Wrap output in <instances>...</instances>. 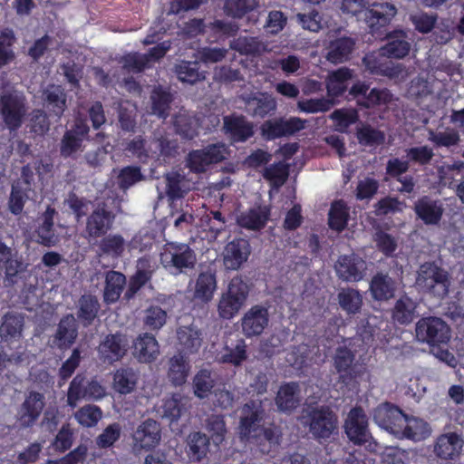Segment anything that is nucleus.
I'll return each instance as SVG.
<instances>
[{
  "instance_id": "obj_25",
  "label": "nucleus",
  "mask_w": 464,
  "mask_h": 464,
  "mask_svg": "<svg viewBox=\"0 0 464 464\" xmlns=\"http://www.w3.org/2000/svg\"><path fill=\"white\" fill-rule=\"evenodd\" d=\"M268 216L269 210L266 207H257L240 213L237 222L244 228L257 230L265 227Z\"/></svg>"
},
{
  "instance_id": "obj_18",
  "label": "nucleus",
  "mask_w": 464,
  "mask_h": 464,
  "mask_svg": "<svg viewBox=\"0 0 464 464\" xmlns=\"http://www.w3.org/2000/svg\"><path fill=\"white\" fill-rule=\"evenodd\" d=\"M268 324V312L260 306H253L242 318V331L247 336L260 334Z\"/></svg>"
},
{
  "instance_id": "obj_39",
  "label": "nucleus",
  "mask_w": 464,
  "mask_h": 464,
  "mask_svg": "<svg viewBox=\"0 0 464 464\" xmlns=\"http://www.w3.org/2000/svg\"><path fill=\"white\" fill-rule=\"evenodd\" d=\"M179 343L188 353L197 352L202 343V334L195 326H182L178 332Z\"/></svg>"
},
{
  "instance_id": "obj_61",
  "label": "nucleus",
  "mask_w": 464,
  "mask_h": 464,
  "mask_svg": "<svg viewBox=\"0 0 464 464\" xmlns=\"http://www.w3.org/2000/svg\"><path fill=\"white\" fill-rule=\"evenodd\" d=\"M207 430L210 434L213 443L219 445L224 440L227 432L223 419L219 416L209 418L207 423Z\"/></svg>"
},
{
  "instance_id": "obj_13",
  "label": "nucleus",
  "mask_w": 464,
  "mask_h": 464,
  "mask_svg": "<svg viewBox=\"0 0 464 464\" xmlns=\"http://www.w3.org/2000/svg\"><path fill=\"white\" fill-rule=\"evenodd\" d=\"M384 57H387L381 48L376 53L367 54L363 63L366 68L374 73H380L391 78H403L407 72L401 64H388Z\"/></svg>"
},
{
  "instance_id": "obj_41",
  "label": "nucleus",
  "mask_w": 464,
  "mask_h": 464,
  "mask_svg": "<svg viewBox=\"0 0 464 464\" xmlns=\"http://www.w3.org/2000/svg\"><path fill=\"white\" fill-rule=\"evenodd\" d=\"M416 315V304L408 296L401 297L395 304L392 312L393 319L401 324L412 322Z\"/></svg>"
},
{
  "instance_id": "obj_10",
  "label": "nucleus",
  "mask_w": 464,
  "mask_h": 464,
  "mask_svg": "<svg viewBox=\"0 0 464 464\" xmlns=\"http://www.w3.org/2000/svg\"><path fill=\"white\" fill-rule=\"evenodd\" d=\"M310 431L316 438H328L336 428L337 420L331 411L325 408L313 409L303 417Z\"/></svg>"
},
{
  "instance_id": "obj_23",
  "label": "nucleus",
  "mask_w": 464,
  "mask_h": 464,
  "mask_svg": "<svg viewBox=\"0 0 464 464\" xmlns=\"http://www.w3.org/2000/svg\"><path fill=\"white\" fill-rule=\"evenodd\" d=\"M129 150L140 160H146L148 158H159L161 155L170 153L169 145L165 146V140L151 141L148 148L141 139L133 140L129 145Z\"/></svg>"
},
{
  "instance_id": "obj_48",
  "label": "nucleus",
  "mask_w": 464,
  "mask_h": 464,
  "mask_svg": "<svg viewBox=\"0 0 464 464\" xmlns=\"http://www.w3.org/2000/svg\"><path fill=\"white\" fill-rule=\"evenodd\" d=\"M87 383L88 381L82 375L73 378L67 393V403L71 407H75L81 400H88Z\"/></svg>"
},
{
  "instance_id": "obj_29",
  "label": "nucleus",
  "mask_w": 464,
  "mask_h": 464,
  "mask_svg": "<svg viewBox=\"0 0 464 464\" xmlns=\"http://www.w3.org/2000/svg\"><path fill=\"white\" fill-rule=\"evenodd\" d=\"M406 34L403 31H395L388 36V43L382 47L383 53L389 58H403L411 49L410 44L406 41Z\"/></svg>"
},
{
  "instance_id": "obj_22",
  "label": "nucleus",
  "mask_w": 464,
  "mask_h": 464,
  "mask_svg": "<svg viewBox=\"0 0 464 464\" xmlns=\"http://www.w3.org/2000/svg\"><path fill=\"white\" fill-rule=\"evenodd\" d=\"M160 354L157 340L150 334L139 336L133 344V355L140 362H150Z\"/></svg>"
},
{
  "instance_id": "obj_40",
  "label": "nucleus",
  "mask_w": 464,
  "mask_h": 464,
  "mask_svg": "<svg viewBox=\"0 0 464 464\" xmlns=\"http://www.w3.org/2000/svg\"><path fill=\"white\" fill-rule=\"evenodd\" d=\"M341 308L349 314L360 312L362 305V296L356 289L346 287L342 288L337 295Z\"/></svg>"
},
{
  "instance_id": "obj_14",
  "label": "nucleus",
  "mask_w": 464,
  "mask_h": 464,
  "mask_svg": "<svg viewBox=\"0 0 464 464\" xmlns=\"http://www.w3.org/2000/svg\"><path fill=\"white\" fill-rule=\"evenodd\" d=\"M250 246L245 239H235L227 244L223 252L222 258L227 269H238L248 258Z\"/></svg>"
},
{
  "instance_id": "obj_3",
  "label": "nucleus",
  "mask_w": 464,
  "mask_h": 464,
  "mask_svg": "<svg viewBox=\"0 0 464 464\" xmlns=\"http://www.w3.org/2000/svg\"><path fill=\"white\" fill-rule=\"evenodd\" d=\"M247 295V285L240 277H234L218 301V311L220 317L233 318L245 305Z\"/></svg>"
},
{
  "instance_id": "obj_60",
  "label": "nucleus",
  "mask_w": 464,
  "mask_h": 464,
  "mask_svg": "<svg viewBox=\"0 0 464 464\" xmlns=\"http://www.w3.org/2000/svg\"><path fill=\"white\" fill-rule=\"evenodd\" d=\"M429 140L438 146L450 147L455 145L459 140V133L451 129H447L443 131L429 132Z\"/></svg>"
},
{
  "instance_id": "obj_37",
  "label": "nucleus",
  "mask_w": 464,
  "mask_h": 464,
  "mask_svg": "<svg viewBox=\"0 0 464 464\" xmlns=\"http://www.w3.org/2000/svg\"><path fill=\"white\" fill-rule=\"evenodd\" d=\"M246 110L260 117L266 116L276 108V102L266 93H257L253 97L246 98Z\"/></svg>"
},
{
  "instance_id": "obj_45",
  "label": "nucleus",
  "mask_w": 464,
  "mask_h": 464,
  "mask_svg": "<svg viewBox=\"0 0 464 464\" xmlns=\"http://www.w3.org/2000/svg\"><path fill=\"white\" fill-rule=\"evenodd\" d=\"M181 396L179 394H172L164 398L160 404L157 406V412L162 418H168L171 421L178 420L182 411L180 403Z\"/></svg>"
},
{
  "instance_id": "obj_33",
  "label": "nucleus",
  "mask_w": 464,
  "mask_h": 464,
  "mask_svg": "<svg viewBox=\"0 0 464 464\" xmlns=\"http://www.w3.org/2000/svg\"><path fill=\"white\" fill-rule=\"evenodd\" d=\"M352 77L353 72L345 67L331 72L326 80L328 96L333 100L341 95L347 88V81Z\"/></svg>"
},
{
  "instance_id": "obj_11",
  "label": "nucleus",
  "mask_w": 464,
  "mask_h": 464,
  "mask_svg": "<svg viewBox=\"0 0 464 464\" xmlns=\"http://www.w3.org/2000/svg\"><path fill=\"white\" fill-rule=\"evenodd\" d=\"M373 420L379 427L395 435L401 422H405V414L397 407L383 403L374 410Z\"/></svg>"
},
{
  "instance_id": "obj_19",
  "label": "nucleus",
  "mask_w": 464,
  "mask_h": 464,
  "mask_svg": "<svg viewBox=\"0 0 464 464\" xmlns=\"http://www.w3.org/2000/svg\"><path fill=\"white\" fill-rule=\"evenodd\" d=\"M128 346L125 335H108L99 346L101 357L109 362H116L124 356Z\"/></svg>"
},
{
  "instance_id": "obj_1",
  "label": "nucleus",
  "mask_w": 464,
  "mask_h": 464,
  "mask_svg": "<svg viewBox=\"0 0 464 464\" xmlns=\"http://www.w3.org/2000/svg\"><path fill=\"white\" fill-rule=\"evenodd\" d=\"M27 112L25 97L14 87H3L0 92V118L11 130L21 127Z\"/></svg>"
},
{
  "instance_id": "obj_49",
  "label": "nucleus",
  "mask_w": 464,
  "mask_h": 464,
  "mask_svg": "<svg viewBox=\"0 0 464 464\" xmlns=\"http://www.w3.org/2000/svg\"><path fill=\"white\" fill-rule=\"evenodd\" d=\"M349 217L348 208L343 201H336L332 204L329 211V225L337 231L343 230Z\"/></svg>"
},
{
  "instance_id": "obj_55",
  "label": "nucleus",
  "mask_w": 464,
  "mask_h": 464,
  "mask_svg": "<svg viewBox=\"0 0 464 464\" xmlns=\"http://www.w3.org/2000/svg\"><path fill=\"white\" fill-rule=\"evenodd\" d=\"M177 130L185 138L192 139L198 134V121L187 113H181L175 120Z\"/></svg>"
},
{
  "instance_id": "obj_42",
  "label": "nucleus",
  "mask_w": 464,
  "mask_h": 464,
  "mask_svg": "<svg viewBox=\"0 0 464 464\" xmlns=\"http://www.w3.org/2000/svg\"><path fill=\"white\" fill-rule=\"evenodd\" d=\"M76 335L75 319L68 315L61 321L54 342L59 347H67L73 343Z\"/></svg>"
},
{
  "instance_id": "obj_2",
  "label": "nucleus",
  "mask_w": 464,
  "mask_h": 464,
  "mask_svg": "<svg viewBox=\"0 0 464 464\" xmlns=\"http://www.w3.org/2000/svg\"><path fill=\"white\" fill-rule=\"evenodd\" d=\"M262 420L260 402L251 401L246 403L240 416L239 434L242 438H257L263 435L264 439L270 444L277 442V435L275 430L261 428L259 422Z\"/></svg>"
},
{
  "instance_id": "obj_36",
  "label": "nucleus",
  "mask_w": 464,
  "mask_h": 464,
  "mask_svg": "<svg viewBox=\"0 0 464 464\" xmlns=\"http://www.w3.org/2000/svg\"><path fill=\"white\" fill-rule=\"evenodd\" d=\"M209 440L200 432H193L187 440V454L193 461H200L208 452Z\"/></svg>"
},
{
  "instance_id": "obj_21",
  "label": "nucleus",
  "mask_w": 464,
  "mask_h": 464,
  "mask_svg": "<svg viewBox=\"0 0 464 464\" xmlns=\"http://www.w3.org/2000/svg\"><path fill=\"white\" fill-rule=\"evenodd\" d=\"M397 14L394 5L389 2L373 3L365 12V22L371 27L388 24Z\"/></svg>"
},
{
  "instance_id": "obj_35",
  "label": "nucleus",
  "mask_w": 464,
  "mask_h": 464,
  "mask_svg": "<svg viewBox=\"0 0 464 464\" xmlns=\"http://www.w3.org/2000/svg\"><path fill=\"white\" fill-rule=\"evenodd\" d=\"M299 400L298 386L295 383H285L280 387L276 403L279 411H290L297 406Z\"/></svg>"
},
{
  "instance_id": "obj_5",
  "label": "nucleus",
  "mask_w": 464,
  "mask_h": 464,
  "mask_svg": "<svg viewBox=\"0 0 464 464\" xmlns=\"http://www.w3.org/2000/svg\"><path fill=\"white\" fill-rule=\"evenodd\" d=\"M416 284L422 290L440 297H443L448 294L450 286L447 272L432 263H426L420 266Z\"/></svg>"
},
{
  "instance_id": "obj_26",
  "label": "nucleus",
  "mask_w": 464,
  "mask_h": 464,
  "mask_svg": "<svg viewBox=\"0 0 464 464\" xmlns=\"http://www.w3.org/2000/svg\"><path fill=\"white\" fill-rule=\"evenodd\" d=\"M114 217L103 208H98L89 217L87 233L90 237H98L105 234L111 227Z\"/></svg>"
},
{
  "instance_id": "obj_24",
  "label": "nucleus",
  "mask_w": 464,
  "mask_h": 464,
  "mask_svg": "<svg viewBox=\"0 0 464 464\" xmlns=\"http://www.w3.org/2000/svg\"><path fill=\"white\" fill-rule=\"evenodd\" d=\"M414 209L417 216L427 225L437 224L443 214L442 205L428 198H420L415 204Z\"/></svg>"
},
{
  "instance_id": "obj_56",
  "label": "nucleus",
  "mask_w": 464,
  "mask_h": 464,
  "mask_svg": "<svg viewBox=\"0 0 464 464\" xmlns=\"http://www.w3.org/2000/svg\"><path fill=\"white\" fill-rule=\"evenodd\" d=\"M357 112L353 109H341L334 111L331 119L339 131H344L350 125L357 121Z\"/></svg>"
},
{
  "instance_id": "obj_32",
  "label": "nucleus",
  "mask_w": 464,
  "mask_h": 464,
  "mask_svg": "<svg viewBox=\"0 0 464 464\" xmlns=\"http://www.w3.org/2000/svg\"><path fill=\"white\" fill-rule=\"evenodd\" d=\"M224 129L234 141H244L253 134L252 126L242 117H226Z\"/></svg>"
},
{
  "instance_id": "obj_16",
  "label": "nucleus",
  "mask_w": 464,
  "mask_h": 464,
  "mask_svg": "<svg viewBox=\"0 0 464 464\" xmlns=\"http://www.w3.org/2000/svg\"><path fill=\"white\" fill-rule=\"evenodd\" d=\"M170 44L163 42L158 46L154 47L149 55L139 53H129L125 55L122 60V66L129 72H138L147 66L151 61H156L164 56L166 52L169 49Z\"/></svg>"
},
{
  "instance_id": "obj_57",
  "label": "nucleus",
  "mask_w": 464,
  "mask_h": 464,
  "mask_svg": "<svg viewBox=\"0 0 464 464\" xmlns=\"http://www.w3.org/2000/svg\"><path fill=\"white\" fill-rule=\"evenodd\" d=\"M12 31H4L0 35V67L5 66L14 59V53L11 49L14 44Z\"/></svg>"
},
{
  "instance_id": "obj_52",
  "label": "nucleus",
  "mask_w": 464,
  "mask_h": 464,
  "mask_svg": "<svg viewBox=\"0 0 464 464\" xmlns=\"http://www.w3.org/2000/svg\"><path fill=\"white\" fill-rule=\"evenodd\" d=\"M246 345L244 340L237 342L234 348L226 347L220 354L219 360L223 362H229L234 365H239L246 359Z\"/></svg>"
},
{
  "instance_id": "obj_54",
  "label": "nucleus",
  "mask_w": 464,
  "mask_h": 464,
  "mask_svg": "<svg viewBox=\"0 0 464 464\" xmlns=\"http://www.w3.org/2000/svg\"><path fill=\"white\" fill-rule=\"evenodd\" d=\"M23 327V318L20 315L8 314L4 318L0 334L5 339L20 337Z\"/></svg>"
},
{
  "instance_id": "obj_50",
  "label": "nucleus",
  "mask_w": 464,
  "mask_h": 464,
  "mask_svg": "<svg viewBox=\"0 0 464 464\" xmlns=\"http://www.w3.org/2000/svg\"><path fill=\"white\" fill-rule=\"evenodd\" d=\"M74 417L78 423L83 427H93L102 418V410L95 405H85L78 410Z\"/></svg>"
},
{
  "instance_id": "obj_46",
  "label": "nucleus",
  "mask_w": 464,
  "mask_h": 464,
  "mask_svg": "<svg viewBox=\"0 0 464 464\" xmlns=\"http://www.w3.org/2000/svg\"><path fill=\"white\" fill-rule=\"evenodd\" d=\"M54 215V209L47 208L46 211L42 217V224L37 230L39 242L44 245H54L57 242V237L53 231V219Z\"/></svg>"
},
{
  "instance_id": "obj_20",
  "label": "nucleus",
  "mask_w": 464,
  "mask_h": 464,
  "mask_svg": "<svg viewBox=\"0 0 464 464\" xmlns=\"http://www.w3.org/2000/svg\"><path fill=\"white\" fill-rule=\"evenodd\" d=\"M44 406V396L38 392H30L25 398L18 412V418L21 425H32L40 416Z\"/></svg>"
},
{
  "instance_id": "obj_31",
  "label": "nucleus",
  "mask_w": 464,
  "mask_h": 464,
  "mask_svg": "<svg viewBox=\"0 0 464 464\" xmlns=\"http://www.w3.org/2000/svg\"><path fill=\"white\" fill-rule=\"evenodd\" d=\"M463 446L462 440L455 433H449L438 439L435 450L442 459H453L459 455Z\"/></svg>"
},
{
  "instance_id": "obj_8",
  "label": "nucleus",
  "mask_w": 464,
  "mask_h": 464,
  "mask_svg": "<svg viewBox=\"0 0 464 464\" xmlns=\"http://www.w3.org/2000/svg\"><path fill=\"white\" fill-rule=\"evenodd\" d=\"M227 155L228 150L224 144L208 145L191 151L188 157V166L194 172H205L211 165L225 160Z\"/></svg>"
},
{
  "instance_id": "obj_28",
  "label": "nucleus",
  "mask_w": 464,
  "mask_h": 464,
  "mask_svg": "<svg viewBox=\"0 0 464 464\" xmlns=\"http://www.w3.org/2000/svg\"><path fill=\"white\" fill-rule=\"evenodd\" d=\"M395 290V282L384 274H377L370 284V291L375 300H389L394 295Z\"/></svg>"
},
{
  "instance_id": "obj_47",
  "label": "nucleus",
  "mask_w": 464,
  "mask_h": 464,
  "mask_svg": "<svg viewBox=\"0 0 464 464\" xmlns=\"http://www.w3.org/2000/svg\"><path fill=\"white\" fill-rule=\"evenodd\" d=\"M231 47L245 54H261L268 51L265 43L254 37H239L231 44Z\"/></svg>"
},
{
  "instance_id": "obj_17",
  "label": "nucleus",
  "mask_w": 464,
  "mask_h": 464,
  "mask_svg": "<svg viewBox=\"0 0 464 464\" xmlns=\"http://www.w3.org/2000/svg\"><path fill=\"white\" fill-rule=\"evenodd\" d=\"M431 433L429 424L421 419L405 415V422L398 428L395 437L420 441L427 439Z\"/></svg>"
},
{
  "instance_id": "obj_38",
  "label": "nucleus",
  "mask_w": 464,
  "mask_h": 464,
  "mask_svg": "<svg viewBox=\"0 0 464 464\" xmlns=\"http://www.w3.org/2000/svg\"><path fill=\"white\" fill-rule=\"evenodd\" d=\"M45 105L50 108L56 115H61L66 107V96L63 90L59 85H49L43 91L42 95Z\"/></svg>"
},
{
  "instance_id": "obj_51",
  "label": "nucleus",
  "mask_w": 464,
  "mask_h": 464,
  "mask_svg": "<svg viewBox=\"0 0 464 464\" xmlns=\"http://www.w3.org/2000/svg\"><path fill=\"white\" fill-rule=\"evenodd\" d=\"M176 72L179 79L183 82L194 83L204 78V75L198 72L196 62H181L176 67Z\"/></svg>"
},
{
  "instance_id": "obj_15",
  "label": "nucleus",
  "mask_w": 464,
  "mask_h": 464,
  "mask_svg": "<svg viewBox=\"0 0 464 464\" xmlns=\"http://www.w3.org/2000/svg\"><path fill=\"white\" fill-rule=\"evenodd\" d=\"M161 439L160 424L152 420L142 422L133 433L134 446L142 450H151L159 445Z\"/></svg>"
},
{
  "instance_id": "obj_62",
  "label": "nucleus",
  "mask_w": 464,
  "mask_h": 464,
  "mask_svg": "<svg viewBox=\"0 0 464 464\" xmlns=\"http://www.w3.org/2000/svg\"><path fill=\"white\" fill-rule=\"evenodd\" d=\"M166 320V312L159 306L150 307L145 312L144 323L150 329H160L165 324Z\"/></svg>"
},
{
  "instance_id": "obj_7",
  "label": "nucleus",
  "mask_w": 464,
  "mask_h": 464,
  "mask_svg": "<svg viewBox=\"0 0 464 464\" xmlns=\"http://www.w3.org/2000/svg\"><path fill=\"white\" fill-rule=\"evenodd\" d=\"M344 430L348 439L357 445H365V447L374 451L377 444L368 430V420L366 415L361 409H353L349 411L344 422Z\"/></svg>"
},
{
  "instance_id": "obj_59",
  "label": "nucleus",
  "mask_w": 464,
  "mask_h": 464,
  "mask_svg": "<svg viewBox=\"0 0 464 464\" xmlns=\"http://www.w3.org/2000/svg\"><path fill=\"white\" fill-rule=\"evenodd\" d=\"M79 317L90 324L97 315L98 302L91 295H83L80 300Z\"/></svg>"
},
{
  "instance_id": "obj_27",
  "label": "nucleus",
  "mask_w": 464,
  "mask_h": 464,
  "mask_svg": "<svg viewBox=\"0 0 464 464\" xmlns=\"http://www.w3.org/2000/svg\"><path fill=\"white\" fill-rule=\"evenodd\" d=\"M217 290V280L214 273H200L195 282L194 298L201 303L209 302Z\"/></svg>"
},
{
  "instance_id": "obj_63",
  "label": "nucleus",
  "mask_w": 464,
  "mask_h": 464,
  "mask_svg": "<svg viewBox=\"0 0 464 464\" xmlns=\"http://www.w3.org/2000/svg\"><path fill=\"white\" fill-rule=\"evenodd\" d=\"M334 104V101L326 99H311L299 101L297 107L300 111L307 113H316L328 111Z\"/></svg>"
},
{
  "instance_id": "obj_30",
  "label": "nucleus",
  "mask_w": 464,
  "mask_h": 464,
  "mask_svg": "<svg viewBox=\"0 0 464 464\" xmlns=\"http://www.w3.org/2000/svg\"><path fill=\"white\" fill-rule=\"evenodd\" d=\"M139 380L138 373L131 368H121L113 373L112 388L121 394L132 392Z\"/></svg>"
},
{
  "instance_id": "obj_44",
  "label": "nucleus",
  "mask_w": 464,
  "mask_h": 464,
  "mask_svg": "<svg viewBox=\"0 0 464 464\" xmlns=\"http://www.w3.org/2000/svg\"><path fill=\"white\" fill-rule=\"evenodd\" d=\"M188 371V363L182 355H175L169 360L168 377L174 385L185 383Z\"/></svg>"
},
{
  "instance_id": "obj_34",
  "label": "nucleus",
  "mask_w": 464,
  "mask_h": 464,
  "mask_svg": "<svg viewBox=\"0 0 464 464\" xmlns=\"http://www.w3.org/2000/svg\"><path fill=\"white\" fill-rule=\"evenodd\" d=\"M353 48V42L350 38L342 37L336 40H331L326 59L332 63H341L345 62L351 54Z\"/></svg>"
},
{
  "instance_id": "obj_9",
  "label": "nucleus",
  "mask_w": 464,
  "mask_h": 464,
  "mask_svg": "<svg viewBox=\"0 0 464 464\" xmlns=\"http://www.w3.org/2000/svg\"><path fill=\"white\" fill-rule=\"evenodd\" d=\"M334 270L343 281L359 282L366 276L367 264L355 254L343 255L337 259Z\"/></svg>"
},
{
  "instance_id": "obj_64",
  "label": "nucleus",
  "mask_w": 464,
  "mask_h": 464,
  "mask_svg": "<svg viewBox=\"0 0 464 464\" xmlns=\"http://www.w3.org/2000/svg\"><path fill=\"white\" fill-rule=\"evenodd\" d=\"M382 464H407L408 454L394 447H387L381 456Z\"/></svg>"
},
{
  "instance_id": "obj_58",
  "label": "nucleus",
  "mask_w": 464,
  "mask_h": 464,
  "mask_svg": "<svg viewBox=\"0 0 464 464\" xmlns=\"http://www.w3.org/2000/svg\"><path fill=\"white\" fill-rule=\"evenodd\" d=\"M288 177L287 165L278 163L266 169L264 178L275 188L282 186Z\"/></svg>"
},
{
  "instance_id": "obj_43",
  "label": "nucleus",
  "mask_w": 464,
  "mask_h": 464,
  "mask_svg": "<svg viewBox=\"0 0 464 464\" xmlns=\"http://www.w3.org/2000/svg\"><path fill=\"white\" fill-rule=\"evenodd\" d=\"M125 285V277L122 274L111 271L106 276V285L104 289V300L107 303L116 302Z\"/></svg>"
},
{
  "instance_id": "obj_53",
  "label": "nucleus",
  "mask_w": 464,
  "mask_h": 464,
  "mask_svg": "<svg viewBox=\"0 0 464 464\" xmlns=\"http://www.w3.org/2000/svg\"><path fill=\"white\" fill-rule=\"evenodd\" d=\"M194 394L200 398H206L214 386V380L210 372L202 370L198 372L193 380Z\"/></svg>"
},
{
  "instance_id": "obj_12",
  "label": "nucleus",
  "mask_w": 464,
  "mask_h": 464,
  "mask_svg": "<svg viewBox=\"0 0 464 464\" xmlns=\"http://www.w3.org/2000/svg\"><path fill=\"white\" fill-rule=\"evenodd\" d=\"M33 171L29 167H24L22 172V179L13 185L9 201V208L12 213L19 214L24 208L25 198H34L31 196V179Z\"/></svg>"
},
{
  "instance_id": "obj_4",
  "label": "nucleus",
  "mask_w": 464,
  "mask_h": 464,
  "mask_svg": "<svg viewBox=\"0 0 464 464\" xmlns=\"http://www.w3.org/2000/svg\"><path fill=\"white\" fill-rule=\"evenodd\" d=\"M160 262L170 273L178 274L194 266L196 255L186 244L169 243L164 246L160 253Z\"/></svg>"
},
{
  "instance_id": "obj_6",
  "label": "nucleus",
  "mask_w": 464,
  "mask_h": 464,
  "mask_svg": "<svg viewBox=\"0 0 464 464\" xmlns=\"http://www.w3.org/2000/svg\"><path fill=\"white\" fill-rule=\"evenodd\" d=\"M416 338L421 343L433 346L446 343L450 339L449 325L439 317H424L419 320L415 327Z\"/></svg>"
}]
</instances>
